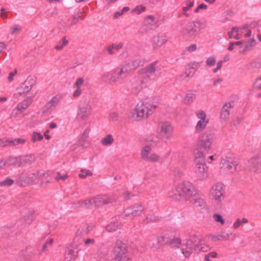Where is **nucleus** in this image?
I'll use <instances>...</instances> for the list:
<instances>
[{"label": "nucleus", "mask_w": 261, "mask_h": 261, "mask_svg": "<svg viewBox=\"0 0 261 261\" xmlns=\"http://www.w3.org/2000/svg\"><path fill=\"white\" fill-rule=\"evenodd\" d=\"M197 191V190L192 183L183 182L171 189L168 192V196L175 201H179L181 199L189 201L192 197H195Z\"/></svg>", "instance_id": "nucleus-1"}, {"label": "nucleus", "mask_w": 261, "mask_h": 261, "mask_svg": "<svg viewBox=\"0 0 261 261\" xmlns=\"http://www.w3.org/2000/svg\"><path fill=\"white\" fill-rule=\"evenodd\" d=\"M155 108V106L147 102H140L132 110L129 117L135 121H141L151 115Z\"/></svg>", "instance_id": "nucleus-2"}, {"label": "nucleus", "mask_w": 261, "mask_h": 261, "mask_svg": "<svg viewBox=\"0 0 261 261\" xmlns=\"http://www.w3.org/2000/svg\"><path fill=\"white\" fill-rule=\"evenodd\" d=\"M47 174L41 171L23 172L18 176L16 182L21 186H25L40 179L42 176H45Z\"/></svg>", "instance_id": "nucleus-3"}, {"label": "nucleus", "mask_w": 261, "mask_h": 261, "mask_svg": "<svg viewBox=\"0 0 261 261\" xmlns=\"http://www.w3.org/2000/svg\"><path fill=\"white\" fill-rule=\"evenodd\" d=\"M202 23L197 20H193L188 22L179 31L180 36L184 39L188 40L195 38L198 31L200 30Z\"/></svg>", "instance_id": "nucleus-4"}, {"label": "nucleus", "mask_w": 261, "mask_h": 261, "mask_svg": "<svg viewBox=\"0 0 261 261\" xmlns=\"http://www.w3.org/2000/svg\"><path fill=\"white\" fill-rule=\"evenodd\" d=\"M144 206L140 203L135 204L126 208L123 213L119 215L121 221L132 220L136 217L140 216L144 211Z\"/></svg>", "instance_id": "nucleus-5"}, {"label": "nucleus", "mask_w": 261, "mask_h": 261, "mask_svg": "<svg viewBox=\"0 0 261 261\" xmlns=\"http://www.w3.org/2000/svg\"><path fill=\"white\" fill-rule=\"evenodd\" d=\"M114 253L115 261H130L131 258L128 254L127 245L120 240L116 241Z\"/></svg>", "instance_id": "nucleus-6"}, {"label": "nucleus", "mask_w": 261, "mask_h": 261, "mask_svg": "<svg viewBox=\"0 0 261 261\" xmlns=\"http://www.w3.org/2000/svg\"><path fill=\"white\" fill-rule=\"evenodd\" d=\"M216 138L214 133L205 132L199 138L198 146L204 152H208L212 149V145Z\"/></svg>", "instance_id": "nucleus-7"}, {"label": "nucleus", "mask_w": 261, "mask_h": 261, "mask_svg": "<svg viewBox=\"0 0 261 261\" xmlns=\"http://www.w3.org/2000/svg\"><path fill=\"white\" fill-rule=\"evenodd\" d=\"M200 239L196 236H191L182 246V253L184 255L188 257L194 250H197L199 247Z\"/></svg>", "instance_id": "nucleus-8"}, {"label": "nucleus", "mask_w": 261, "mask_h": 261, "mask_svg": "<svg viewBox=\"0 0 261 261\" xmlns=\"http://www.w3.org/2000/svg\"><path fill=\"white\" fill-rule=\"evenodd\" d=\"M224 185L221 182L214 185L210 191V198L217 203H221L224 199Z\"/></svg>", "instance_id": "nucleus-9"}, {"label": "nucleus", "mask_w": 261, "mask_h": 261, "mask_svg": "<svg viewBox=\"0 0 261 261\" xmlns=\"http://www.w3.org/2000/svg\"><path fill=\"white\" fill-rule=\"evenodd\" d=\"M173 126L168 121L160 122L156 128V133L162 138L170 140L172 136Z\"/></svg>", "instance_id": "nucleus-10"}, {"label": "nucleus", "mask_w": 261, "mask_h": 261, "mask_svg": "<svg viewBox=\"0 0 261 261\" xmlns=\"http://www.w3.org/2000/svg\"><path fill=\"white\" fill-rule=\"evenodd\" d=\"M92 111V106L89 100L87 99L79 104L77 112V117L81 120L87 119Z\"/></svg>", "instance_id": "nucleus-11"}, {"label": "nucleus", "mask_w": 261, "mask_h": 261, "mask_svg": "<svg viewBox=\"0 0 261 261\" xmlns=\"http://www.w3.org/2000/svg\"><path fill=\"white\" fill-rule=\"evenodd\" d=\"M143 64V62L142 60L136 59L124 63L121 65L119 69L123 74H128Z\"/></svg>", "instance_id": "nucleus-12"}, {"label": "nucleus", "mask_w": 261, "mask_h": 261, "mask_svg": "<svg viewBox=\"0 0 261 261\" xmlns=\"http://www.w3.org/2000/svg\"><path fill=\"white\" fill-rule=\"evenodd\" d=\"M151 148L149 145L144 146L141 151L140 155L141 159L151 163L159 162L161 160L160 156L155 153H151Z\"/></svg>", "instance_id": "nucleus-13"}, {"label": "nucleus", "mask_w": 261, "mask_h": 261, "mask_svg": "<svg viewBox=\"0 0 261 261\" xmlns=\"http://www.w3.org/2000/svg\"><path fill=\"white\" fill-rule=\"evenodd\" d=\"M94 200V206L99 207L104 205L116 202L118 200V197L115 195H97L93 197Z\"/></svg>", "instance_id": "nucleus-14"}, {"label": "nucleus", "mask_w": 261, "mask_h": 261, "mask_svg": "<svg viewBox=\"0 0 261 261\" xmlns=\"http://www.w3.org/2000/svg\"><path fill=\"white\" fill-rule=\"evenodd\" d=\"M195 114L197 118L199 119L195 126V131L201 132L206 128L209 120L206 117L205 113L202 110L196 111Z\"/></svg>", "instance_id": "nucleus-15"}, {"label": "nucleus", "mask_w": 261, "mask_h": 261, "mask_svg": "<svg viewBox=\"0 0 261 261\" xmlns=\"http://www.w3.org/2000/svg\"><path fill=\"white\" fill-rule=\"evenodd\" d=\"M194 172L198 178L203 180L208 177V168L205 162L194 163Z\"/></svg>", "instance_id": "nucleus-16"}, {"label": "nucleus", "mask_w": 261, "mask_h": 261, "mask_svg": "<svg viewBox=\"0 0 261 261\" xmlns=\"http://www.w3.org/2000/svg\"><path fill=\"white\" fill-rule=\"evenodd\" d=\"M151 79L149 75L144 74L142 80L140 81L136 80L132 82V91L134 93L139 92L142 88L146 87L150 84Z\"/></svg>", "instance_id": "nucleus-17"}, {"label": "nucleus", "mask_w": 261, "mask_h": 261, "mask_svg": "<svg viewBox=\"0 0 261 261\" xmlns=\"http://www.w3.org/2000/svg\"><path fill=\"white\" fill-rule=\"evenodd\" d=\"M123 74L121 73L120 69L114 71L112 73H104L101 76V79L105 82L109 84H112L118 81L121 75Z\"/></svg>", "instance_id": "nucleus-18"}, {"label": "nucleus", "mask_w": 261, "mask_h": 261, "mask_svg": "<svg viewBox=\"0 0 261 261\" xmlns=\"http://www.w3.org/2000/svg\"><path fill=\"white\" fill-rule=\"evenodd\" d=\"M35 80L32 77H28L25 81L18 88V92L20 94L26 95L32 89L33 86L35 84Z\"/></svg>", "instance_id": "nucleus-19"}, {"label": "nucleus", "mask_w": 261, "mask_h": 261, "mask_svg": "<svg viewBox=\"0 0 261 261\" xmlns=\"http://www.w3.org/2000/svg\"><path fill=\"white\" fill-rule=\"evenodd\" d=\"M221 172L224 174H231L236 169V164L232 162L223 160L220 163Z\"/></svg>", "instance_id": "nucleus-20"}, {"label": "nucleus", "mask_w": 261, "mask_h": 261, "mask_svg": "<svg viewBox=\"0 0 261 261\" xmlns=\"http://www.w3.org/2000/svg\"><path fill=\"white\" fill-rule=\"evenodd\" d=\"M160 239L165 244L170 245L172 247H179L181 243V240L178 237H169L167 235L161 237Z\"/></svg>", "instance_id": "nucleus-21"}, {"label": "nucleus", "mask_w": 261, "mask_h": 261, "mask_svg": "<svg viewBox=\"0 0 261 261\" xmlns=\"http://www.w3.org/2000/svg\"><path fill=\"white\" fill-rule=\"evenodd\" d=\"M31 104V101L29 99L23 100L22 102L19 103L16 108L13 110L12 113V116L16 117L18 114L26 110Z\"/></svg>", "instance_id": "nucleus-22"}, {"label": "nucleus", "mask_w": 261, "mask_h": 261, "mask_svg": "<svg viewBox=\"0 0 261 261\" xmlns=\"http://www.w3.org/2000/svg\"><path fill=\"white\" fill-rule=\"evenodd\" d=\"M125 221H121L119 219V216L116 217L115 219L112 220L106 227V230L109 232H113L121 228L122 223Z\"/></svg>", "instance_id": "nucleus-23"}, {"label": "nucleus", "mask_w": 261, "mask_h": 261, "mask_svg": "<svg viewBox=\"0 0 261 261\" xmlns=\"http://www.w3.org/2000/svg\"><path fill=\"white\" fill-rule=\"evenodd\" d=\"M245 30V27L242 28L234 27L232 28L231 31L228 32L227 35L229 38L239 40L242 37Z\"/></svg>", "instance_id": "nucleus-24"}, {"label": "nucleus", "mask_w": 261, "mask_h": 261, "mask_svg": "<svg viewBox=\"0 0 261 261\" xmlns=\"http://www.w3.org/2000/svg\"><path fill=\"white\" fill-rule=\"evenodd\" d=\"M73 204L74 205L75 208L90 209L92 207L93 205H94V200L93 197L90 199H86L85 200H79L74 202Z\"/></svg>", "instance_id": "nucleus-25"}, {"label": "nucleus", "mask_w": 261, "mask_h": 261, "mask_svg": "<svg viewBox=\"0 0 261 261\" xmlns=\"http://www.w3.org/2000/svg\"><path fill=\"white\" fill-rule=\"evenodd\" d=\"M168 41V38L165 35H161L155 36L152 39V45L154 48H158L162 46Z\"/></svg>", "instance_id": "nucleus-26"}, {"label": "nucleus", "mask_w": 261, "mask_h": 261, "mask_svg": "<svg viewBox=\"0 0 261 261\" xmlns=\"http://www.w3.org/2000/svg\"><path fill=\"white\" fill-rule=\"evenodd\" d=\"M233 107L232 103H225L222 107L220 113V118L223 121H226L229 118L230 115L229 110Z\"/></svg>", "instance_id": "nucleus-27"}, {"label": "nucleus", "mask_w": 261, "mask_h": 261, "mask_svg": "<svg viewBox=\"0 0 261 261\" xmlns=\"http://www.w3.org/2000/svg\"><path fill=\"white\" fill-rule=\"evenodd\" d=\"M250 170L254 172H261V161L257 158L250 159L249 162Z\"/></svg>", "instance_id": "nucleus-28"}, {"label": "nucleus", "mask_w": 261, "mask_h": 261, "mask_svg": "<svg viewBox=\"0 0 261 261\" xmlns=\"http://www.w3.org/2000/svg\"><path fill=\"white\" fill-rule=\"evenodd\" d=\"M189 201L196 206H202L205 203V200L200 196L198 191L196 192L195 197H192Z\"/></svg>", "instance_id": "nucleus-29"}, {"label": "nucleus", "mask_w": 261, "mask_h": 261, "mask_svg": "<svg viewBox=\"0 0 261 261\" xmlns=\"http://www.w3.org/2000/svg\"><path fill=\"white\" fill-rule=\"evenodd\" d=\"M155 63H152L149 64V65L147 66L145 68L142 69L140 71V72L141 74L149 75L150 76L152 74L154 73L155 71Z\"/></svg>", "instance_id": "nucleus-30"}, {"label": "nucleus", "mask_w": 261, "mask_h": 261, "mask_svg": "<svg viewBox=\"0 0 261 261\" xmlns=\"http://www.w3.org/2000/svg\"><path fill=\"white\" fill-rule=\"evenodd\" d=\"M65 259L67 261H74L77 256V252L70 248H68L65 252Z\"/></svg>", "instance_id": "nucleus-31"}, {"label": "nucleus", "mask_w": 261, "mask_h": 261, "mask_svg": "<svg viewBox=\"0 0 261 261\" xmlns=\"http://www.w3.org/2000/svg\"><path fill=\"white\" fill-rule=\"evenodd\" d=\"M114 142V139L111 134H108L100 140L101 144L103 146H110Z\"/></svg>", "instance_id": "nucleus-32"}, {"label": "nucleus", "mask_w": 261, "mask_h": 261, "mask_svg": "<svg viewBox=\"0 0 261 261\" xmlns=\"http://www.w3.org/2000/svg\"><path fill=\"white\" fill-rule=\"evenodd\" d=\"M145 23L154 29L158 23V20L152 15H148L145 18Z\"/></svg>", "instance_id": "nucleus-33"}, {"label": "nucleus", "mask_w": 261, "mask_h": 261, "mask_svg": "<svg viewBox=\"0 0 261 261\" xmlns=\"http://www.w3.org/2000/svg\"><path fill=\"white\" fill-rule=\"evenodd\" d=\"M195 97V93L192 92L187 93L184 98L185 103L187 105H191L194 101Z\"/></svg>", "instance_id": "nucleus-34"}, {"label": "nucleus", "mask_w": 261, "mask_h": 261, "mask_svg": "<svg viewBox=\"0 0 261 261\" xmlns=\"http://www.w3.org/2000/svg\"><path fill=\"white\" fill-rule=\"evenodd\" d=\"M92 229V226L84 225L79 228L77 231V233L80 235H84L87 234Z\"/></svg>", "instance_id": "nucleus-35"}, {"label": "nucleus", "mask_w": 261, "mask_h": 261, "mask_svg": "<svg viewBox=\"0 0 261 261\" xmlns=\"http://www.w3.org/2000/svg\"><path fill=\"white\" fill-rule=\"evenodd\" d=\"M203 151H198L194 153V163L205 162Z\"/></svg>", "instance_id": "nucleus-36"}, {"label": "nucleus", "mask_w": 261, "mask_h": 261, "mask_svg": "<svg viewBox=\"0 0 261 261\" xmlns=\"http://www.w3.org/2000/svg\"><path fill=\"white\" fill-rule=\"evenodd\" d=\"M60 98L57 96H54L51 99L46 103L45 108H50L51 107H55L59 103Z\"/></svg>", "instance_id": "nucleus-37"}, {"label": "nucleus", "mask_w": 261, "mask_h": 261, "mask_svg": "<svg viewBox=\"0 0 261 261\" xmlns=\"http://www.w3.org/2000/svg\"><path fill=\"white\" fill-rule=\"evenodd\" d=\"M213 219L215 223H219L221 225H223L225 224V219L222 215L219 214H214L213 215Z\"/></svg>", "instance_id": "nucleus-38"}, {"label": "nucleus", "mask_w": 261, "mask_h": 261, "mask_svg": "<svg viewBox=\"0 0 261 261\" xmlns=\"http://www.w3.org/2000/svg\"><path fill=\"white\" fill-rule=\"evenodd\" d=\"M21 30L22 27L20 24H14L10 28V33L12 35H16L19 34Z\"/></svg>", "instance_id": "nucleus-39"}, {"label": "nucleus", "mask_w": 261, "mask_h": 261, "mask_svg": "<svg viewBox=\"0 0 261 261\" xmlns=\"http://www.w3.org/2000/svg\"><path fill=\"white\" fill-rule=\"evenodd\" d=\"M43 139V136L40 133L37 132H34L32 133L31 135V141L33 143H35L37 141H41Z\"/></svg>", "instance_id": "nucleus-40"}, {"label": "nucleus", "mask_w": 261, "mask_h": 261, "mask_svg": "<svg viewBox=\"0 0 261 261\" xmlns=\"http://www.w3.org/2000/svg\"><path fill=\"white\" fill-rule=\"evenodd\" d=\"M85 15V12L82 11L78 12L76 14H75L73 16V19L71 21V24L74 25L77 23L78 22V19H83V16Z\"/></svg>", "instance_id": "nucleus-41"}, {"label": "nucleus", "mask_w": 261, "mask_h": 261, "mask_svg": "<svg viewBox=\"0 0 261 261\" xmlns=\"http://www.w3.org/2000/svg\"><path fill=\"white\" fill-rule=\"evenodd\" d=\"M24 160V162L27 164H30L33 163L35 160V156L34 154H30L25 155H22Z\"/></svg>", "instance_id": "nucleus-42"}, {"label": "nucleus", "mask_w": 261, "mask_h": 261, "mask_svg": "<svg viewBox=\"0 0 261 261\" xmlns=\"http://www.w3.org/2000/svg\"><path fill=\"white\" fill-rule=\"evenodd\" d=\"M68 43V42L66 38H63L62 41L55 46V48L58 50H61L67 45Z\"/></svg>", "instance_id": "nucleus-43"}, {"label": "nucleus", "mask_w": 261, "mask_h": 261, "mask_svg": "<svg viewBox=\"0 0 261 261\" xmlns=\"http://www.w3.org/2000/svg\"><path fill=\"white\" fill-rule=\"evenodd\" d=\"M26 139L24 138H15L11 140V146H16L19 144H23L25 143Z\"/></svg>", "instance_id": "nucleus-44"}, {"label": "nucleus", "mask_w": 261, "mask_h": 261, "mask_svg": "<svg viewBox=\"0 0 261 261\" xmlns=\"http://www.w3.org/2000/svg\"><path fill=\"white\" fill-rule=\"evenodd\" d=\"M199 243H200V242ZM198 246H199V247H198V248L197 249L196 251H198L202 252H206L211 250V247L208 245H207L205 244H199Z\"/></svg>", "instance_id": "nucleus-45"}, {"label": "nucleus", "mask_w": 261, "mask_h": 261, "mask_svg": "<svg viewBox=\"0 0 261 261\" xmlns=\"http://www.w3.org/2000/svg\"><path fill=\"white\" fill-rule=\"evenodd\" d=\"M14 183V180L11 178H7L0 182V186L6 187L11 186Z\"/></svg>", "instance_id": "nucleus-46"}, {"label": "nucleus", "mask_w": 261, "mask_h": 261, "mask_svg": "<svg viewBox=\"0 0 261 261\" xmlns=\"http://www.w3.org/2000/svg\"><path fill=\"white\" fill-rule=\"evenodd\" d=\"M16 165L18 166H23L26 165L23 156H20L15 159Z\"/></svg>", "instance_id": "nucleus-47"}, {"label": "nucleus", "mask_w": 261, "mask_h": 261, "mask_svg": "<svg viewBox=\"0 0 261 261\" xmlns=\"http://www.w3.org/2000/svg\"><path fill=\"white\" fill-rule=\"evenodd\" d=\"M7 146H11V140L5 138L0 139V147H4Z\"/></svg>", "instance_id": "nucleus-48"}, {"label": "nucleus", "mask_w": 261, "mask_h": 261, "mask_svg": "<svg viewBox=\"0 0 261 261\" xmlns=\"http://www.w3.org/2000/svg\"><path fill=\"white\" fill-rule=\"evenodd\" d=\"M153 29V28L145 23L143 25H142L140 29V32L141 33H147Z\"/></svg>", "instance_id": "nucleus-49"}, {"label": "nucleus", "mask_w": 261, "mask_h": 261, "mask_svg": "<svg viewBox=\"0 0 261 261\" xmlns=\"http://www.w3.org/2000/svg\"><path fill=\"white\" fill-rule=\"evenodd\" d=\"M216 58L214 57H210L206 60V64L209 67L213 66L216 63Z\"/></svg>", "instance_id": "nucleus-50"}, {"label": "nucleus", "mask_w": 261, "mask_h": 261, "mask_svg": "<svg viewBox=\"0 0 261 261\" xmlns=\"http://www.w3.org/2000/svg\"><path fill=\"white\" fill-rule=\"evenodd\" d=\"M81 172V173L79 174V176L81 178H85L92 175V172L88 170L82 169Z\"/></svg>", "instance_id": "nucleus-51"}, {"label": "nucleus", "mask_w": 261, "mask_h": 261, "mask_svg": "<svg viewBox=\"0 0 261 261\" xmlns=\"http://www.w3.org/2000/svg\"><path fill=\"white\" fill-rule=\"evenodd\" d=\"M145 10V7L142 5H140L136 7L134 10L133 12L135 14L138 15L141 13L142 12L144 11Z\"/></svg>", "instance_id": "nucleus-52"}, {"label": "nucleus", "mask_w": 261, "mask_h": 261, "mask_svg": "<svg viewBox=\"0 0 261 261\" xmlns=\"http://www.w3.org/2000/svg\"><path fill=\"white\" fill-rule=\"evenodd\" d=\"M90 130H91V129L89 127H87L84 130V132L82 134V135L81 137V139L84 141L86 140L89 137Z\"/></svg>", "instance_id": "nucleus-53"}, {"label": "nucleus", "mask_w": 261, "mask_h": 261, "mask_svg": "<svg viewBox=\"0 0 261 261\" xmlns=\"http://www.w3.org/2000/svg\"><path fill=\"white\" fill-rule=\"evenodd\" d=\"M84 79L82 77H80L76 79L75 83L74 84V88H82V86H83L84 84Z\"/></svg>", "instance_id": "nucleus-54"}, {"label": "nucleus", "mask_w": 261, "mask_h": 261, "mask_svg": "<svg viewBox=\"0 0 261 261\" xmlns=\"http://www.w3.org/2000/svg\"><path fill=\"white\" fill-rule=\"evenodd\" d=\"M256 44V41L254 39H252L246 43V50L249 49L251 47L255 46Z\"/></svg>", "instance_id": "nucleus-55"}, {"label": "nucleus", "mask_w": 261, "mask_h": 261, "mask_svg": "<svg viewBox=\"0 0 261 261\" xmlns=\"http://www.w3.org/2000/svg\"><path fill=\"white\" fill-rule=\"evenodd\" d=\"M223 80L222 78L214 79L213 80V85L214 87H218L223 82Z\"/></svg>", "instance_id": "nucleus-56"}, {"label": "nucleus", "mask_w": 261, "mask_h": 261, "mask_svg": "<svg viewBox=\"0 0 261 261\" xmlns=\"http://www.w3.org/2000/svg\"><path fill=\"white\" fill-rule=\"evenodd\" d=\"M54 242V239L53 238H50L48 240H47L42 246V251H45L48 246L52 245Z\"/></svg>", "instance_id": "nucleus-57"}, {"label": "nucleus", "mask_w": 261, "mask_h": 261, "mask_svg": "<svg viewBox=\"0 0 261 261\" xmlns=\"http://www.w3.org/2000/svg\"><path fill=\"white\" fill-rule=\"evenodd\" d=\"M68 177V176L67 174H64V175H61L60 172H57V176L55 177V179L58 181L60 180H65Z\"/></svg>", "instance_id": "nucleus-58"}, {"label": "nucleus", "mask_w": 261, "mask_h": 261, "mask_svg": "<svg viewBox=\"0 0 261 261\" xmlns=\"http://www.w3.org/2000/svg\"><path fill=\"white\" fill-rule=\"evenodd\" d=\"M197 48V45L195 44H191L188 46H187L185 50L186 51H188L189 53H192L193 51H195Z\"/></svg>", "instance_id": "nucleus-59"}, {"label": "nucleus", "mask_w": 261, "mask_h": 261, "mask_svg": "<svg viewBox=\"0 0 261 261\" xmlns=\"http://www.w3.org/2000/svg\"><path fill=\"white\" fill-rule=\"evenodd\" d=\"M95 243V240L94 239L88 238L84 241V244L87 247L92 246L94 245Z\"/></svg>", "instance_id": "nucleus-60"}, {"label": "nucleus", "mask_w": 261, "mask_h": 261, "mask_svg": "<svg viewBox=\"0 0 261 261\" xmlns=\"http://www.w3.org/2000/svg\"><path fill=\"white\" fill-rule=\"evenodd\" d=\"M109 118L113 121H117L119 119V115L116 112H113L110 115Z\"/></svg>", "instance_id": "nucleus-61"}, {"label": "nucleus", "mask_w": 261, "mask_h": 261, "mask_svg": "<svg viewBox=\"0 0 261 261\" xmlns=\"http://www.w3.org/2000/svg\"><path fill=\"white\" fill-rule=\"evenodd\" d=\"M222 234V239L223 240H227L229 239L230 236L233 235L232 232L230 231H228L227 232H225V231H222L221 232Z\"/></svg>", "instance_id": "nucleus-62"}, {"label": "nucleus", "mask_w": 261, "mask_h": 261, "mask_svg": "<svg viewBox=\"0 0 261 261\" xmlns=\"http://www.w3.org/2000/svg\"><path fill=\"white\" fill-rule=\"evenodd\" d=\"M76 88V90L73 93L72 95L74 97L77 98V97H79L82 94V89L81 88H79V89L78 88Z\"/></svg>", "instance_id": "nucleus-63"}, {"label": "nucleus", "mask_w": 261, "mask_h": 261, "mask_svg": "<svg viewBox=\"0 0 261 261\" xmlns=\"http://www.w3.org/2000/svg\"><path fill=\"white\" fill-rule=\"evenodd\" d=\"M254 87L255 88L261 89V76L256 80Z\"/></svg>", "instance_id": "nucleus-64"}]
</instances>
